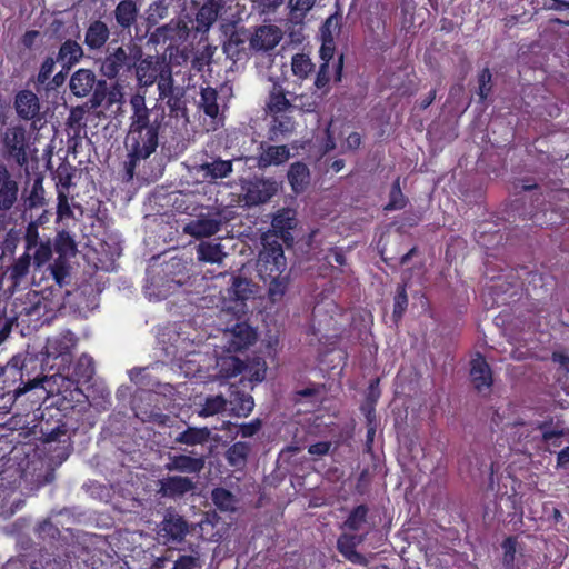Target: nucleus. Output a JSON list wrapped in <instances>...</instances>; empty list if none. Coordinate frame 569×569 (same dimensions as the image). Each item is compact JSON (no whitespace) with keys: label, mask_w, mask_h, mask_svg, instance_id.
I'll list each match as a JSON object with an SVG mask.
<instances>
[{"label":"nucleus","mask_w":569,"mask_h":569,"mask_svg":"<svg viewBox=\"0 0 569 569\" xmlns=\"http://www.w3.org/2000/svg\"><path fill=\"white\" fill-rule=\"evenodd\" d=\"M130 124L124 146L128 151L126 171L133 177L138 162L149 158L158 148L159 130L164 122L166 109L159 100L152 108L146 104L144 93H136L130 98Z\"/></svg>","instance_id":"f257e3e1"},{"label":"nucleus","mask_w":569,"mask_h":569,"mask_svg":"<svg viewBox=\"0 0 569 569\" xmlns=\"http://www.w3.org/2000/svg\"><path fill=\"white\" fill-rule=\"evenodd\" d=\"M8 448L7 440L0 439V520H7L23 505L21 493L17 491L21 470L16 467L12 458L3 460Z\"/></svg>","instance_id":"f03ea898"},{"label":"nucleus","mask_w":569,"mask_h":569,"mask_svg":"<svg viewBox=\"0 0 569 569\" xmlns=\"http://www.w3.org/2000/svg\"><path fill=\"white\" fill-rule=\"evenodd\" d=\"M59 306L51 290H31L21 302L20 313L29 317L31 321L44 323L54 317Z\"/></svg>","instance_id":"7ed1b4c3"},{"label":"nucleus","mask_w":569,"mask_h":569,"mask_svg":"<svg viewBox=\"0 0 569 569\" xmlns=\"http://www.w3.org/2000/svg\"><path fill=\"white\" fill-rule=\"evenodd\" d=\"M41 387L48 395H61L64 399L69 397L72 400L80 401L79 397L83 396L77 382L60 373L42 379L28 380L16 390V396L24 395L26 392Z\"/></svg>","instance_id":"20e7f679"},{"label":"nucleus","mask_w":569,"mask_h":569,"mask_svg":"<svg viewBox=\"0 0 569 569\" xmlns=\"http://www.w3.org/2000/svg\"><path fill=\"white\" fill-rule=\"evenodd\" d=\"M141 49L134 44L118 47L109 51L101 64L102 74L112 79L121 72L130 71L141 58Z\"/></svg>","instance_id":"39448f33"},{"label":"nucleus","mask_w":569,"mask_h":569,"mask_svg":"<svg viewBox=\"0 0 569 569\" xmlns=\"http://www.w3.org/2000/svg\"><path fill=\"white\" fill-rule=\"evenodd\" d=\"M287 261L283 249L277 241L272 243H263V248L257 260V271L259 277L267 282L270 277H278L284 273Z\"/></svg>","instance_id":"423d86ee"},{"label":"nucleus","mask_w":569,"mask_h":569,"mask_svg":"<svg viewBox=\"0 0 569 569\" xmlns=\"http://www.w3.org/2000/svg\"><path fill=\"white\" fill-rule=\"evenodd\" d=\"M232 284L227 290L229 301L224 298L221 312L224 316L231 313L239 320L246 313L244 301L253 295V286L244 278L232 277Z\"/></svg>","instance_id":"0eeeda50"},{"label":"nucleus","mask_w":569,"mask_h":569,"mask_svg":"<svg viewBox=\"0 0 569 569\" xmlns=\"http://www.w3.org/2000/svg\"><path fill=\"white\" fill-rule=\"evenodd\" d=\"M223 345L219 348L228 353H233L248 348L256 341V332L244 322H237L232 328L222 331Z\"/></svg>","instance_id":"6e6552de"},{"label":"nucleus","mask_w":569,"mask_h":569,"mask_svg":"<svg viewBox=\"0 0 569 569\" xmlns=\"http://www.w3.org/2000/svg\"><path fill=\"white\" fill-rule=\"evenodd\" d=\"M279 184L273 179L253 178L242 186L244 200L249 206H257L269 201L278 191Z\"/></svg>","instance_id":"1a4fd4ad"},{"label":"nucleus","mask_w":569,"mask_h":569,"mask_svg":"<svg viewBox=\"0 0 569 569\" xmlns=\"http://www.w3.org/2000/svg\"><path fill=\"white\" fill-rule=\"evenodd\" d=\"M222 223V217L219 212L208 211L186 223L183 232L197 239L207 238L219 232Z\"/></svg>","instance_id":"9d476101"},{"label":"nucleus","mask_w":569,"mask_h":569,"mask_svg":"<svg viewBox=\"0 0 569 569\" xmlns=\"http://www.w3.org/2000/svg\"><path fill=\"white\" fill-rule=\"evenodd\" d=\"M133 67H136V76L139 84L149 87L157 81L169 66L159 57L148 56L138 63L136 62Z\"/></svg>","instance_id":"9b49d317"},{"label":"nucleus","mask_w":569,"mask_h":569,"mask_svg":"<svg viewBox=\"0 0 569 569\" xmlns=\"http://www.w3.org/2000/svg\"><path fill=\"white\" fill-rule=\"evenodd\" d=\"M76 343V336L71 331H63L47 340L44 353L48 358H61L62 362H67Z\"/></svg>","instance_id":"f8f14e48"},{"label":"nucleus","mask_w":569,"mask_h":569,"mask_svg":"<svg viewBox=\"0 0 569 569\" xmlns=\"http://www.w3.org/2000/svg\"><path fill=\"white\" fill-rule=\"evenodd\" d=\"M189 34L188 24L181 20H171L169 23L159 27L152 33L151 39L156 42L169 41V47L178 46L183 42Z\"/></svg>","instance_id":"ddd939ff"},{"label":"nucleus","mask_w":569,"mask_h":569,"mask_svg":"<svg viewBox=\"0 0 569 569\" xmlns=\"http://www.w3.org/2000/svg\"><path fill=\"white\" fill-rule=\"evenodd\" d=\"M188 527L186 521L176 513H167L160 523L158 536L163 543L180 542L187 535Z\"/></svg>","instance_id":"4468645a"},{"label":"nucleus","mask_w":569,"mask_h":569,"mask_svg":"<svg viewBox=\"0 0 569 569\" xmlns=\"http://www.w3.org/2000/svg\"><path fill=\"white\" fill-rule=\"evenodd\" d=\"M282 39V31L274 24H264L256 29L250 39V48L254 51H269Z\"/></svg>","instance_id":"2eb2a0df"},{"label":"nucleus","mask_w":569,"mask_h":569,"mask_svg":"<svg viewBox=\"0 0 569 569\" xmlns=\"http://www.w3.org/2000/svg\"><path fill=\"white\" fill-rule=\"evenodd\" d=\"M470 377L479 392L488 391L492 383L491 370L485 358L477 355L471 360Z\"/></svg>","instance_id":"dca6fc26"},{"label":"nucleus","mask_w":569,"mask_h":569,"mask_svg":"<svg viewBox=\"0 0 569 569\" xmlns=\"http://www.w3.org/2000/svg\"><path fill=\"white\" fill-rule=\"evenodd\" d=\"M203 457H192L187 455L170 456L166 463L168 471H178L182 473H199L204 467Z\"/></svg>","instance_id":"f3484780"},{"label":"nucleus","mask_w":569,"mask_h":569,"mask_svg":"<svg viewBox=\"0 0 569 569\" xmlns=\"http://www.w3.org/2000/svg\"><path fill=\"white\" fill-rule=\"evenodd\" d=\"M229 0H209L206 2L197 13V31L206 32L211 24L217 20L223 7Z\"/></svg>","instance_id":"a211bd4d"},{"label":"nucleus","mask_w":569,"mask_h":569,"mask_svg":"<svg viewBox=\"0 0 569 569\" xmlns=\"http://www.w3.org/2000/svg\"><path fill=\"white\" fill-rule=\"evenodd\" d=\"M159 492L170 498L183 496L194 488L192 480L182 476L163 478L159 481Z\"/></svg>","instance_id":"6ab92c4d"},{"label":"nucleus","mask_w":569,"mask_h":569,"mask_svg":"<svg viewBox=\"0 0 569 569\" xmlns=\"http://www.w3.org/2000/svg\"><path fill=\"white\" fill-rule=\"evenodd\" d=\"M3 142L18 162L26 160V131L23 128H8L4 133Z\"/></svg>","instance_id":"aec40b11"},{"label":"nucleus","mask_w":569,"mask_h":569,"mask_svg":"<svg viewBox=\"0 0 569 569\" xmlns=\"http://www.w3.org/2000/svg\"><path fill=\"white\" fill-rule=\"evenodd\" d=\"M196 172L207 181H214L228 177L232 172V161L214 159L196 167Z\"/></svg>","instance_id":"412c9836"},{"label":"nucleus","mask_w":569,"mask_h":569,"mask_svg":"<svg viewBox=\"0 0 569 569\" xmlns=\"http://www.w3.org/2000/svg\"><path fill=\"white\" fill-rule=\"evenodd\" d=\"M16 110L19 117L26 120L34 119L40 111L39 99L36 93L23 90L16 96Z\"/></svg>","instance_id":"4be33fe9"},{"label":"nucleus","mask_w":569,"mask_h":569,"mask_svg":"<svg viewBox=\"0 0 569 569\" xmlns=\"http://www.w3.org/2000/svg\"><path fill=\"white\" fill-rule=\"evenodd\" d=\"M363 539L365 537L361 535L343 533L337 541L338 550L351 562L363 565L365 557L356 550Z\"/></svg>","instance_id":"5701e85b"},{"label":"nucleus","mask_w":569,"mask_h":569,"mask_svg":"<svg viewBox=\"0 0 569 569\" xmlns=\"http://www.w3.org/2000/svg\"><path fill=\"white\" fill-rule=\"evenodd\" d=\"M18 198V184L9 172L0 167V209L12 208Z\"/></svg>","instance_id":"b1692460"},{"label":"nucleus","mask_w":569,"mask_h":569,"mask_svg":"<svg viewBox=\"0 0 569 569\" xmlns=\"http://www.w3.org/2000/svg\"><path fill=\"white\" fill-rule=\"evenodd\" d=\"M96 84V74L89 69H79L70 79V90L77 97L88 96Z\"/></svg>","instance_id":"393cba45"},{"label":"nucleus","mask_w":569,"mask_h":569,"mask_svg":"<svg viewBox=\"0 0 569 569\" xmlns=\"http://www.w3.org/2000/svg\"><path fill=\"white\" fill-rule=\"evenodd\" d=\"M178 287V281L152 278L147 280L144 284V295L149 300H162L170 296Z\"/></svg>","instance_id":"a878e982"},{"label":"nucleus","mask_w":569,"mask_h":569,"mask_svg":"<svg viewBox=\"0 0 569 569\" xmlns=\"http://www.w3.org/2000/svg\"><path fill=\"white\" fill-rule=\"evenodd\" d=\"M289 157L290 152L286 146H269L260 153L258 164L260 168L279 166L286 162Z\"/></svg>","instance_id":"bb28decb"},{"label":"nucleus","mask_w":569,"mask_h":569,"mask_svg":"<svg viewBox=\"0 0 569 569\" xmlns=\"http://www.w3.org/2000/svg\"><path fill=\"white\" fill-rule=\"evenodd\" d=\"M338 27V18L336 16H330L323 26L322 30V46L320 48V57L323 60V63L328 67V62L333 58L335 54V42L330 34L331 28Z\"/></svg>","instance_id":"cd10ccee"},{"label":"nucleus","mask_w":569,"mask_h":569,"mask_svg":"<svg viewBox=\"0 0 569 569\" xmlns=\"http://www.w3.org/2000/svg\"><path fill=\"white\" fill-rule=\"evenodd\" d=\"M217 368L221 378H232L243 371V362L232 353L220 355L217 358Z\"/></svg>","instance_id":"c85d7f7f"},{"label":"nucleus","mask_w":569,"mask_h":569,"mask_svg":"<svg viewBox=\"0 0 569 569\" xmlns=\"http://www.w3.org/2000/svg\"><path fill=\"white\" fill-rule=\"evenodd\" d=\"M109 38V29L102 21L92 22L87 32L84 42L90 49L101 48Z\"/></svg>","instance_id":"c756f323"},{"label":"nucleus","mask_w":569,"mask_h":569,"mask_svg":"<svg viewBox=\"0 0 569 569\" xmlns=\"http://www.w3.org/2000/svg\"><path fill=\"white\" fill-rule=\"evenodd\" d=\"M82 56L83 50L81 46L73 40H67L60 47L57 61L60 62L63 68H70L79 62Z\"/></svg>","instance_id":"7c9ffc66"},{"label":"nucleus","mask_w":569,"mask_h":569,"mask_svg":"<svg viewBox=\"0 0 569 569\" xmlns=\"http://www.w3.org/2000/svg\"><path fill=\"white\" fill-rule=\"evenodd\" d=\"M250 451L249 443L238 441L227 450L226 459L231 467L240 470L244 468Z\"/></svg>","instance_id":"2f4dec72"},{"label":"nucleus","mask_w":569,"mask_h":569,"mask_svg":"<svg viewBox=\"0 0 569 569\" xmlns=\"http://www.w3.org/2000/svg\"><path fill=\"white\" fill-rule=\"evenodd\" d=\"M70 187L69 178L66 180L60 179L57 184V193H58V206H57V216L59 220L68 219L73 217L72 207L69 203L68 191Z\"/></svg>","instance_id":"473e14b6"},{"label":"nucleus","mask_w":569,"mask_h":569,"mask_svg":"<svg viewBox=\"0 0 569 569\" xmlns=\"http://www.w3.org/2000/svg\"><path fill=\"white\" fill-rule=\"evenodd\" d=\"M230 411L238 417H247L254 407L253 398L244 392H232L229 400Z\"/></svg>","instance_id":"72a5a7b5"},{"label":"nucleus","mask_w":569,"mask_h":569,"mask_svg":"<svg viewBox=\"0 0 569 569\" xmlns=\"http://www.w3.org/2000/svg\"><path fill=\"white\" fill-rule=\"evenodd\" d=\"M288 180L295 192L298 193L302 191L309 182L308 167L301 162H296L291 164L290 170L288 172Z\"/></svg>","instance_id":"f704fd0d"},{"label":"nucleus","mask_w":569,"mask_h":569,"mask_svg":"<svg viewBox=\"0 0 569 569\" xmlns=\"http://www.w3.org/2000/svg\"><path fill=\"white\" fill-rule=\"evenodd\" d=\"M199 260L210 263H221L226 253L220 243L201 242L197 248Z\"/></svg>","instance_id":"c9c22d12"},{"label":"nucleus","mask_w":569,"mask_h":569,"mask_svg":"<svg viewBox=\"0 0 569 569\" xmlns=\"http://www.w3.org/2000/svg\"><path fill=\"white\" fill-rule=\"evenodd\" d=\"M209 437L210 430L208 428L189 427L187 430L180 432L176 437V442L183 443L187 446H197L207 442Z\"/></svg>","instance_id":"e433bc0d"},{"label":"nucleus","mask_w":569,"mask_h":569,"mask_svg":"<svg viewBox=\"0 0 569 569\" xmlns=\"http://www.w3.org/2000/svg\"><path fill=\"white\" fill-rule=\"evenodd\" d=\"M46 443L48 445L49 451L52 450V445L57 443V448L61 450L58 457L60 458V460L67 459L69 449V437L67 436L64 429L58 427L50 431L47 435Z\"/></svg>","instance_id":"4c0bfd02"},{"label":"nucleus","mask_w":569,"mask_h":569,"mask_svg":"<svg viewBox=\"0 0 569 569\" xmlns=\"http://www.w3.org/2000/svg\"><path fill=\"white\" fill-rule=\"evenodd\" d=\"M217 99L218 93L213 88L207 87L201 89L199 108L210 118H216L219 113Z\"/></svg>","instance_id":"58836bf2"},{"label":"nucleus","mask_w":569,"mask_h":569,"mask_svg":"<svg viewBox=\"0 0 569 569\" xmlns=\"http://www.w3.org/2000/svg\"><path fill=\"white\" fill-rule=\"evenodd\" d=\"M266 283H268L269 299L272 302H279L287 291L289 276L287 273H281L278 277H270Z\"/></svg>","instance_id":"ea45409f"},{"label":"nucleus","mask_w":569,"mask_h":569,"mask_svg":"<svg viewBox=\"0 0 569 569\" xmlns=\"http://www.w3.org/2000/svg\"><path fill=\"white\" fill-rule=\"evenodd\" d=\"M54 249L59 254L58 259H69L70 257H73L77 251L76 242L67 231L58 233L54 241Z\"/></svg>","instance_id":"a19ab883"},{"label":"nucleus","mask_w":569,"mask_h":569,"mask_svg":"<svg viewBox=\"0 0 569 569\" xmlns=\"http://www.w3.org/2000/svg\"><path fill=\"white\" fill-rule=\"evenodd\" d=\"M114 14L116 20L120 26L130 27L136 20V4L131 1L123 0L117 6Z\"/></svg>","instance_id":"79ce46f5"},{"label":"nucleus","mask_w":569,"mask_h":569,"mask_svg":"<svg viewBox=\"0 0 569 569\" xmlns=\"http://www.w3.org/2000/svg\"><path fill=\"white\" fill-rule=\"evenodd\" d=\"M289 107L290 102L282 88L278 83H274L269 94L268 109L270 112L278 113L286 111Z\"/></svg>","instance_id":"37998d69"},{"label":"nucleus","mask_w":569,"mask_h":569,"mask_svg":"<svg viewBox=\"0 0 569 569\" xmlns=\"http://www.w3.org/2000/svg\"><path fill=\"white\" fill-rule=\"evenodd\" d=\"M296 226V211L290 208L279 210L272 220V227L279 232H284Z\"/></svg>","instance_id":"c03bdc74"},{"label":"nucleus","mask_w":569,"mask_h":569,"mask_svg":"<svg viewBox=\"0 0 569 569\" xmlns=\"http://www.w3.org/2000/svg\"><path fill=\"white\" fill-rule=\"evenodd\" d=\"M313 63L311 59L303 54L297 53L291 59V70L292 73L299 79H306L312 71Z\"/></svg>","instance_id":"a18cd8bd"},{"label":"nucleus","mask_w":569,"mask_h":569,"mask_svg":"<svg viewBox=\"0 0 569 569\" xmlns=\"http://www.w3.org/2000/svg\"><path fill=\"white\" fill-rule=\"evenodd\" d=\"M267 366L264 360L261 358H254L249 363H243L244 377L249 379V381L260 382L266 377Z\"/></svg>","instance_id":"49530a36"},{"label":"nucleus","mask_w":569,"mask_h":569,"mask_svg":"<svg viewBox=\"0 0 569 569\" xmlns=\"http://www.w3.org/2000/svg\"><path fill=\"white\" fill-rule=\"evenodd\" d=\"M228 405L229 400H226L222 396L208 397L198 413L200 417H210L223 411Z\"/></svg>","instance_id":"de8ad7c7"},{"label":"nucleus","mask_w":569,"mask_h":569,"mask_svg":"<svg viewBox=\"0 0 569 569\" xmlns=\"http://www.w3.org/2000/svg\"><path fill=\"white\" fill-rule=\"evenodd\" d=\"M94 373L93 359L89 355L83 353L77 361L74 375L78 381L88 382Z\"/></svg>","instance_id":"09e8293b"},{"label":"nucleus","mask_w":569,"mask_h":569,"mask_svg":"<svg viewBox=\"0 0 569 569\" xmlns=\"http://www.w3.org/2000/svg\"><path fill=\"white\" fill-rule=\"evenodd\" d=\"M159 100H164L167 97L172 96L179 91V88L173 86V79L171 76V69L168 67L163 73L157 79Z\"/></svg>","instance_id":"8fccbe9b"},{"label":"nucleus","mask_w":569,"mask_h":569,"mask_svg":"<svg viewBox=\"0 0 569 569\" xmlns=\"http://www.w3.org/2000/svg\"><path fill=\"white\" fill-rule=\"evenodd\" d=\"M173 1L174 0H158L153 2L148 10V21L151 23H157L164 19L168 16L169 7ZM191 1L197 2L196 0Z\"/></svg>","instance_id":"3c124183"},{"label":"nucleus","mask_w":569,"mask_h":569,"mask_svg":"<svg viewBox=\"0 0 569 569\" xmlns=\"http://www.w3.org/2000/svg\"><path fill=\"white\" fill-rule=\"evenodd\" d=\"M212 500L223 511L232 510L236 503L234 497L223 488H217L212 491Z\"/></svg>","instance_id":"603ef678"},{"label":"nucleus","mask_w":569,"mask_h":569,"mask_svg":"<svg viewBox=\"0 0 569 569\" xmlns=\"http://www.w3.org/2000/svg\"><path fill=\"white\" fill-rule=\"evenodd\" d=\"M367 511L365 506L355 508L345 521V527L352 531L360 530L366 522Z\"/></svg>","instance_id":"864d4df0"},{"label":"nucleus","mask_w":569,"mask_h":569,"mask_svg":"<svg viewBox=\"0 0 569 569\" xmlns=\"http://www.w3.org/2000/svg\"><path fill=\"white\" fill-rule=\"evenodd\" d=\"M50 271L56 282L62 287L69 278L68 259H57L51 266Z\"/></svg>","instance_id":"5fc2aeb1"},{"label":"nucleus","mask_w":569,"mask_h":569,"mask_svg":"<svg viewBox=\"0 0 569 569\" xmlns=\"http://www.w3.org/2000/svg\"><path fill=\"white\" fill-rule=\"evenodd\" d=\"M33 263L37 267H41L46 264L51 256H52V248L49 241L40 242L37 246H33Z\"/></svg>","instance_id":"6e6d98bb"},{"label":"nucleus","mask_w":569,"mask_h":569,"mask_svg":"<svg viewBox=\"0 0 569 569\" xmlns=\"http://www.w3.org/2000/svg\"><path fill=\"white\" fill-rule=\"evenodd\" d=\"M183 94L181 91L172 94V96H169L167 97L164 100H166V104L167 107L169 108L170 110V116L171 117H174V118H179V117H182L184 118L186 114H184V102H183V99H182Z\"/></svg>","instance_id":"4d7b16f0"},{"label":"nucleus","mask_w":569,"mask_h":569,"mask_svg":"<svg viewBox=\"0 0 569 569\" xmlns=\"http://www.w3.org/2000/svg\"><path fill=\"white\" fill-rule=\"evenodd\" d=\"M502 550H503V557H502V563L506 569H513V562H515V556H516V548H517V541L515 538L509 537L502 542Z\"/></svg>","instance_id":"13d9d810"},{"label":"nucleus","mask_w":569,"mask_h":569,"mask_svg":"<svg viewBox=\"0 0 569 569\" xmlns=\"http://www.w3.org/2000/svg\"><path fill=\"white\" fill-rule=\"evenodd\" d=\"M30 267V256L23 254L20 257L11 269V277L14 280V283H18L20 279H22L29 271Z\"/></svg>","instance_id":"bf43d9fd"},{"label":"nucleus","mask_w":569,"mask_h":569,"mask_svg":"<svg viewBox=\"0 0 569 569\" xmlns=\"http://www.w3.org/2000/svg\"><path fill=\"white\" fill-rule=\"evenodd\" d=\"M28 203L30 207H40L44 204V189L41 179L34 180L28 197Z\"/></svg>","instance_id":"052dcab7"},{"label":"nucleus","mask_w":569,"mask_h":569,"mask_svg":"<svg viewBox=\"0 0 569 569\" xmlns=\"http://www.w3.org/2000/svg\"><path fill=\"white\" fill-rule=\"evenodd\" d=\"M405 206V197L400 190L399 181L397 180L392 187L390 193V201L387 204V210H397L401 209Z\"/></svg>","instance_id":"680f3d73"},{"label":"nucleus","mask_w":569,"mask_h":569,"mask_svg":"<svg viewBox=\"0 0 569 569\" xmlns=\"http://www.w3.org/2000/svg\"><path fill=\"white\" fill-rule=\"evenodd\" d=\"M26 240V249L28 252L32 251L33 246H37L41 241H39V232L38 224L36 222H30L26 229L24 234Z\"/></svg>","instance_id":"e2e57ef3"},{"label":"nucleus","mask_w":569,"mask_h":569,"mask_svg":"<svg viewBox=\"0 0 569 569\" xmlns=\"http://www.w3.org/2000/svg\"><path fill=\"white\" fill-rule=\"evenodd\" d=\"M408 306V297L405 288H400L395 297L393 317L401 318Z\"/></svg>","instance_id":"0e129e2a"},{"label":"nucleus","mask_w":569,"mask_h":569,"mask_svg":"<svg viewBox=\"0 0 569 569\" xmlns=\"http://www.w3.org/2000/svg\"><path fill=\"white\" fill-rule=\"evenodd\" d=\"M479 96L485 100L491 90V73L489 69H483L479 74Z\"/></svg>","instance_id":"69168bd1"},{"label":"nucleus","mask_w":569,"mask_h":569,"mask_svg":"<svg viewBox=\"0 0 569 569\" xmlns=\"http://www.w3.org/2000/svg\"><path fill=\"white\" fill-rule=\"evenodd\" d=\"M54 64H56V60L51 57L47 58L42 62L39 74H38V81L40 83H44L48 81V79L50 78V76L53 72Z\"/></svg>","instance_id":"338daca9"},{"label":"nucleus","mask_w":569,"mask_h":569,"mask_svg":"<svg viewBox=\"0 0 569 569\" xmlns=\"http://www.w3.org/2000/svg\"><path fill=\"white\" fill-rule=\"evenodd\" d=\"M198 566V558L193 556L180 557L173 566V569H194Z\"/></svg>","instance_id":"774afa93"}]
</instances>
